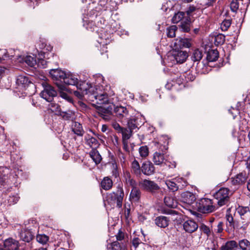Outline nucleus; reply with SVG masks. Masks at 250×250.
I'll return each mask as SVG.
<instances>
[{"label": "nucleus", "mask_w": 250, "mask_h": 250, "mask_svg": "<svg viewBox=\"0 0 250 250\" xmlns=\"http://www.w3.org/2000/svg\"><path fill=\"white\" fill-rule=\"evenodd\" d=\"M125 196L124 190L122 183H119L115 191L108 194L106 196V202L111 207H114L120 208L123 206V199Z\"/></svg>", "instance_id": "nucleus-1"}, {"label": "nucleus", "mask_w": 250, "mask_h": 250, "mask_svg": "<svg viewBox=\"0 0 250 250\" xmlns=\"http://www.w3.org/2000/svg\"><path fill=\"white\" fill-rule=\"evenodd\" d=\"M230 190L228 188H220L213 194V197L216 200V203L219 207L227 205L229 202V193Z\"/></svg>", "instance_id": "nucleus-2"}, {"label": "nucleus", "mask_w": 250, "mask_h": 250, "mask_svg": "<svg viewBox=\"0 0 250 250\" xmlns=\"http://www.w3.org/2000/svg\"><path fill=\"white\" fill-rule=\"evenodd\" d=\"M139 188L143 190L148 192L152 195L160 190L159 185L153 181L148 179H142L138 183Z\"/></svg>", "instance_id": "nucleus-3"}, {"label": "nucleus", "mask_w": 250, "mask_h": 250, "mask_svg": "<svg viewBox=\"0 0 250 250\" xmlns=\"http://www.w3.org/2000/svg\"><path fill=\"white\" fill-rule=\"evenodd\" d=\"M49 74L54 81H56V84L61 90H64L65 87L61 83H62L66 72L60 69H51Z\"/></svg>", "instance_id": "nucleus-4"}, {"label": "nucleus", "mask_w": 250, "mask_h": 250, "mask_svg": "<svg viewBox=\"0 0 250 250\" xmlns=\"http://www.w3.org/2000/svg\"><path fill=\"white\" fill-rule=\"evenodd\" d=\"M198 210L203 213H208L216 210V207L213 205L212 200L208 198L201 199L197 206Z\"/></svg>", "instance_id": "nucleus-5"}, {"label": "nucleus", "mask_w": 250, "mask_h": 250, "mask_svg": "<svg viewBox=\"0 0 250 250\" xmlns=\"http://www.w3.org/2000/svg\"><path fill=\"white\" fill-rule=\"evenodd\" d=\"M152 160L156 165H161L162 166L166 165L170 168H175L176 166V164L174 162L172 163L167 160L164 162V154L158 152L154 153Z\"/></svg>", "instance_id": "nucleus-6"}, {"label": "nucleus", "mask_w": 250, "mask_h": 250, "mask_svg": "<svg viewBox=\"0 0 250 250\" xmlns=\"http://www.w3.org/2000/svg\"><path fill=\"white\" fill-rule=\"evenodd\" d=\"M40 95L46 101L51 102L53 98L57 96V92L53 86L46 83L44 85V89L42 91Z\"/></svg>", "instance_id": "nucleus-7"}, {"label": "nucleus", "mask_w": 250, "mask_h": 250, "mask_svg": "<svg viewBox=\"0 0 250 250\" xmlns=\"http://www.w3.org/2000/svg\"><path fill=\"white\" fill-rule=\"evenodd\" d=\"M225 218L226 219V231L227 232L230 233L235 229L239 230L241 228L239 222L237 221L234 220L230 214H227Z\"/></svg>", "instance_id": "nucleus-8"}, {"label": "nucleus", "mask_w": 250, "mask_h": 250, "mask_svg": "<svg viewBox=\"0 0 250 250\" xmlns=\"http://www.w3.org/2000/svg\"><path fill=\"white\" fill-rule=\"evenodd\" d=\"M16 83L19 86L25 89L29 87L35 88V85L30 80V78L27 76L19 75L17 79Z\"/></svg>", "instance_id": "nucleus-9"}, {"label": "nucleus", "mask_w": 250, "mask_h": 250, "mask_svg": "<svg viewBox=\"0 0 250 250\" xmlns=\"http://www.w3.org/2000/svg\"><path fill=\"white\" fill-rule=\"evenodd\" d=\"M90 100L94 102L96 101L95 103L98 104H106L109 103V98L107 93L103 92L101 94H92L89 96Z\"/></svg>", "instance_id": "nucleus-10"}, {"label": "nucleus", "mask_w": 250, "mask_h": 250, "mask_svg": "<svg viewBox=\"0 0 250 250\" xmlns=\"http://www.w3.org/2000/svg\"><path fill=\"white\" fill-rule=\"evenodd\" d=\"M126 119L127 127L133 131L134 130L136 131L143 124L141 118L139 117L134 116Z\"/></svg>", "instance_id": "nucleus-11"}, {"label": "nucleus", "mask_w": 250, "mask_h": 250, "mask_svg": "<svg viewBox=\"0 0 250 250\" xmlns=\"http://www.w3.org/2000/svg\"><path fill=\"white\" fill-rule=\"evenodd\" d=\"M191 46V40L188 38H179L176 39L173 44V47L177 49H181L184 48H189Z\"/></svg>", "instance_id": "nucleus-12"}, {"label": "nucleus", "mask_w": 250, "mask_h": 250, "mask_svg": "<svg viewBox=\"0 0 250 250\" xmlns=\"http://www.w3.org/2000/svg\"><path fill=\"white\" fill-rule=\"evenodd\" d=\"M114 113L119 121L124 122L126 120L128 112L126 108L122 106L113 107Z\"/></svg>", "instance_id": "nucleus-13"}, {"label": "nucleus", "mask_w": 250, "mask_h": 250, "mask_svg": "<svg viewBox=\"0 0 250 250\" xmlns=\"http://www.w3.org/2000/svg\"><path fill=\"white\" fill-rule=\"evenodd\" d=\"M20 246L18 241L10 237L3 242L4 250H18Z\"/></svg>", "instance_id": "nucleus-14"}, {"label": "nucleus", "mask_w": 250, "mask_h": 250, "mask_svg": "<svg viewBox=\"0 0 250 250\" xmlns=\"http://www.w3.org/2000/svg\"><path fill=\"white\" fill-rule=\"evenodd\" d=\"M172 56L177 63H182L186 61L188 57V52L180 49L174 50L172 52Z\"/></svg>", "instance_id": "nucleus-15"}, {"label": "nucleus", "mask_w": 250, "mask_h": 250, "mask_svg": "<svg viewBox=\"0 0 250 250\" xmlns=\"http://www.w3.org/2000/svg\"><path fill=\"white\" fill-rule=\"evenodd\" d=\"M35 233L30 229H23L21 230L19 236L23 241L29 243L34 238Z\"/></svg>", "instance_id": "nucleus-16"}, {"label": "nucleus", "mask_w": 250, "mask_h": 250, "mask_svg": "<svg viewBox=\"0 0 250 250\" xmlns=\"http://www.w3.org/2000/svg\"><path fill=\"white\" fill-rule=\"evenodd\" d=\"M141 173L147 176L151 175L155 172V167L149 161L143 163L141 166Z\"/></svg>", "instance_id": "nucleus-17"}, {"label": "nucleus", "mask_w": 250, "mask_h": 250, "mask_svg": "<svg viewBox=\"0 0 250 250\" xmlns=\"http://www.w3.org/2000/svg\"><path fill=\"white\" fill-rule=\"evenodd\" d=\"M183 226L184 229L189 233L195 231L199 227L196 222L192 220H188L185 221Z\"/></svg>", "instance_id": "nucleus-18"}, {"label": "nucleus", "mask_w": 250, "mask_h": 250, "mask_svg": "<svg viewBox=\"0 0 250 250\" xmlns=\"http://www.w3.org/2000/svg\"><path fill=\"white\" fill-rule=\"evenodd\" d=\"M196 196L192 192L185 191L181 194V200L185 203L191 205L196 201Z\"/></svg>", "instance_id": "nucleus-19"}, {"label": "nucleus", "mask_w": 250, "mask_h": 250, "mask_svg": "<svg viewBox=\"0 0 250 250\" xmlns=\"http://www.w3.org/2000/svg\"><path fill=\"white\" fill-rule=\"evenodd\" d=\"M156 225L161 228H167L169 224L170 219L166 216L160 215L154 220Z\"/></svg>", "instance_id": "nucleus-20"}, {"label": "nucleus", "mask_w": 250, "mask_h": 250, "mask_svg": "<svg viewBox=\"0 0 250 250\" xmlns=\"http://www.w3.org/2000/svg\"><path fill=\"white\" fill-rule=\"evenodd\" d=\"M78 79L74 75L66 73L62 83L66 85H75L78 83Z\"/></svg>", "instance_id": "nucleus-21"}, {"label": "nucleus", "mask_w": 250, "mask_h": 250, "mask_svg": "<svg viewBox=\"0 0 250 250\" xmlns=\"http://www.w3.org/2000/svg\"><path fill=\"white\" fill-rule=\"evenodd\" d=\"M71 129L74 133L78 136H83L84 133L82 124L77 122L73 123Z\"/></svg>", "instance_id": "nucleus-22"}, {"label": "nucleus", "mask_w": 250, "mask_h": 250, "mask_svg": "<svg viewBox=\"0 0 250 250\" xmlns=\"http://www.w3.org/2000/svg\"><path fill=\"white\" fill-rule=\"evenodd\" d=\"M247 179V176L246 172H241L238 174L235 178L232 180V183L233 185H238L244 184Z\"/></svg>", "instance_id": "nucleus-23"}, {"label": "nucleus", "mask_w": 250, "mask_h": 250, "mask_svg": "<svg viewBox=\"0 0 250 250\" xmlns=\"http://www.w3.org/2000/svg\"><path fill=\"white\" fill-rule=\"evenodd\" d=\"M101 187L105 190H110L113 187V181L109 177H104L101 182Z\"/></svg>", "instance_id": "nucleus-24"}, {"label": "nucleus", "mask_w": 250, "mask_h": 250, "mask_svg": "<svg viewBox=\"0 0 250 250\" xmlns=\"http://www.w3.org/2000/svg\"><path fill=\"white\" fill-rule=\"evenodd\" d=\"M179 75H177L178 76ZM183 77H184L186 79V81L187 82H192L194 81L195 79V76L194 75L192 74V73L190 72H188L186 73L185 74H184L183 75H180L179 78L178 77H177V79H175L176 82L180 84L181 83H182L181 80H183ZM173 79H175V78H173Z\"/></svg>", "instance_id": "nucleus-25"}, {"label": "nucleus", "mask_w": 250, "mask_h": 250, "mask_svg": "<svg viewBox=\"0 0 250 250\" xmlns=\"http://www.w3.org/2000/svg\"><path fill=\"white\" fill-rule=\"evenodd\" d=\"M141 192L138 188H132L129 195L130 199L132 202H138L140 199Z\"/></svg>", "instance_id": "nucleus-26"}, {"label": "nucleus", "mask_w": 250, "mask_h": 250, "mask_svg": "<svg viewBox=\"0 0 250 250\" xmlns=\"http://www.w3.org/2000/svg\"><path fill=\"white\" fill-rule=\"evenodd\" d=\"M85 140L86 144L92 149H96L99 146L97 139L89 135L85 136Z\"/></svg>", "instance_id": "nucleus-27"}, {"label": "nucleus", "mask_w": 250, "mask_h": 250, "mask_svg": "<svg viewBox=\"0 0 250 250\" xmlns=\"http://www.w3.org/2000/svg\"><path fill=\"white\" fill-rule=\"evenodd\" d=\"M190 18L188 17L181 22L179 25L180 28L184 32L188 33L190 31Z\"/></svg>", "instance_id": "nucleus-28"}, {"label": "nucleus", "mask_w": 250, "mask_h": 250, "mask_svg": "<svg viewBox=\"0 0 250 250\" xmlns=\"http://www.w3.org/2000/svg\"><path fill=\"white\" fill-rule=\"evenodd\" d=\"M131 170L132 173L137 176H140L141 175V167H140L139 162L136 159H134L131 163Z\"/></svg>", "instance_id": "nucleus-29"}, {"label": "nucleus", "mask_w": 250, "mask_h": 250, "mask_svg": "<svg viewBox=\"0 0 250 250\" xmlns=\"http://www.w3.org/2000/svg\"><path fill=\"white\" fill-rule=\"evenodd\" d=\"M239 246L237 243L234 240L227 241L225 245H222L220 248V250H234Z\"/></svg>", "instance_id": "nucleus-30"}, {"label": "nucleus", "mask_w": 250, "mask_h": 250, "mask_svg": "<svg viewBox=\"0 0 250 250\" xmlns=\"http://www.w3.org/2000/svg\"><path fill=\"white\" fill-rule=\"evenodd\" d=\"M219 58V52L217 49L209 50L207 55V60L208 62H215Z\"/></svg>", "instance_id": "nucleus-31"}, {"label": "nucleus", "mask_w": 250, "mask_h": 250, "mask_svg": "<svg viewBox=\"0 0 250 250\" xmlns=\"http://www.w3.org/2000/svg\"><path fill=\"white\" fill-rule=\"evenodd\" d=\"M106 248L107 250H125L123 244H121L118 241L108 243Z\"/></svg>", "instance_id": "nucleus-32"}, {"label": "nucleus", "mask_w": 250, "mask_h": 250, "mask_svg": "<svg viewBox=\"0 0 250 250\" xmlns=\"http://www.w3.org/2000/svg\"><path fill=\"white\" fill-rule=\"evenodd\" d=\"M115 105L111 104L107 106L104 105L99 106L98 107V112L100 115L112 114L113 107Z\"/></svg>", "instance_id": "nucleus-33"}, {"label": "nucleus", "mask_w": 250, "mask_h": 250, "mask_svg": "<svg viewBox=\"0 0 250 250\" xmlns=\"http://www.w3.org/2000/svg\"><path fill=\"white\" fill-rule=\"evenodd\" d=\"M89 155L96 165L101 163L102 157L96 149H92L89 152Z\"/></svg>", "instance_id": "nucleus-34"}, {"label": "nucleus", "mask_w": 250, "mask_h": 250, "mask_svg": "<svg viewBox=\"0 0 250 250\" xmlns=\"http://www.w3.org/2000/svg\"><path fill=\"white\" fill-rule=\"evenodd\" d=\"M48 109L58 116L61 114L62 111L61 106L58 104L52 102V101L48 104Z\"/></svg>", "instance_id": "nucleus-35"}, {"label": "nucleus", "mask_w": 250, "mask_h": 250, "mask_svg": "<svg viewBox=\"0 0 250 250\" xmlns=\"http://www.w3.org/2000/svg\"><path fill=\"white\" fill-rule=\"evenodd\" d=\"M164 203L167 206L172 208H176L178 205L177 200L170 196L165 197Z\"/></svg>", "instance_id": "nucleus-36"}, {"label": "nucleus", "mask_w": 250, "mask_h": 250, "mask_svg": "<svg viewBox=\"0 0 250 250\" xmlns=\"http://www.w3.org/2000/svg\"><path fill=\"white\" fill-rule=\"evenodd\" d=\"M202 51L198 49H197L194 50L191 56V59L194 63L197 62V64H198L200 61L202 59Z\"/></svg>", "instance_id": "nucleus-37"}, {"label": "nucleus", "mask_w": 250, "mask_h": 250, "mask_svg": "<svg viewBox=\"0 0 250 250\" xmlns=\"http://www.w3.org/2000/svg\"><path fill=\"white\" fill-rule=\"evenodd\" d=\"M162 213L173 216L174 217L172 218L171 219L173 221L178 220V217L181 216L179 215L178 211L172 209L163 208L162 209Z\"/></svg>", "instance_id": "nucleus-38"}, {"label": "nucleus", "mask_w": 250, "mask_h": 250, "mask_svg": "<svg viewBox=\"0 0 250 250\" xmlns=\"http://www.w3.org/2000/svg\"><path fill=\"white\" fill-rule=\"evenodd\" d=\"M133 131L127 127H123L121 131L122 134V140H128L132 135Z\"/></svg>", "instance_id": "nucleus-39"}, {"label": "nucleus", "mask_w": 250, "mask_h": 250, "mask_svg": "<svg viewBox=\"0 0 250 250\" xmlns=\"http://www.w3.org/2000/svg\"><path fill=\"white\" fill-rule=\"evenodd\" d=\"M166 184L167 185L168 188L172 192L176 191L179 189L174 179H173L171 180H167L166 181Z\"/></svg>", "instance_id": "nucleus-40"}, {"label": "nucleus", "mask_w": 250, "mask_h": 250, "mask_svg": "<svg viewBox=\"0 0 250 250\" xmlns=\"http://www.w3.org/2000/svg\"><path fill=\"white\" fill-rule=\"evenodd\" d=\"M239 247L242 250H250V242L247 239H242L239 241Z\"/></svg>", "instance_id": "nucleus-41"}, {"label": "nucleus", "mask_w": 250, "mask_h": 250, "mask_svg": "<svg viewBox=\"0 0 250 250\" xmlns=\"http://www.w3.org/2000/svg\"><path fill=\"white\" fill-rule=\"evenodd\" d=\"M174 179L179 189H182L187 186V182L184 178L182 177H176Z\"/></svg>", "instance_id": "nucleus-42"}, {"label": "nucleus", "mask_w": 250, "mask_h": 250, "mask_svg": "<svg viewBox=\"0 0 250 250\" xmlns=\"http://www.w3.org/2000/svg\"><path fill=\"white\" fill-rule=\"evenodd\" d=\"M177 27L176 25H171L167 28V35L168 38H173L175 37V33L177 30Z\"/></svg>", "instance_id": "nucleus-43"}, {"label": "nucleus", "mask_w": 250, "mask_h": 250, "mask_svg": "<svg viewBox=\"0 0 250 250\" xmlns=\"http://www.w3.org/2000/svg\"><path fill=\"white\" fill-rule=\"evenodd\" d=\"M184 16L185 13L184 12H178L177 13H175L172 18V22L174 23H177L184 19Z\"/></svg>", "instance_id": "nucleus-44"}, {"label": "nucleus", "mask_w": 250, "mask_h": 250, "mask_svg": "<svg viewBox=\"0 0 250 250\" xmlns=\"http://www.w3.org/2000/svg\"><path fill=\"white\" fill-rule=\"evenodd\" d=\"M236 210L242 219H243V216L245 214L250 213V208L248 207H243L241 206H238L236 208Z\"/></svg>", "instance_id": "nucleus-45"}, {"label": "nucleus", "mask_w": 250, "mask_h": 250, "mask_svg": "<svg viewBox=\"0 0 250 250\" xmlns=\"http://www.w3.org/2000/svg\"><path fill=\"white\" fill-rule=\"evenodd\" d=\"M74 113L71 110H68L67 111H61V114L59 116H61L62 118L64 120L69 121L72 119Z\"/></svg>", "instance_id": "nucleus-46"}, {"label": "nucleus", "mask_w": 250, "mask_h": 250, "mask_svg": "<svg viewBox=\"0 0 250 250\" xmlns=\"http://www.w3.org/2000/svg\"><path fill=\"white\" fill-rule=\"evenodd\" d=\"M225 42V36L222 34H219L215 36L214 43L216 45L223 44Z\"/></svg>", "instance_id": "nucleus-47"}, {"label": "nucleus", "mask_w": 250, "mask_h": 250, "mask_svg": "<svg viewBox=\"0 0 250 250\" xmlns=\"http://www.w3.org/2000/svg\"><path fill=\"white\" fill-rule=\"evenodd\" d=\"M37 241L42 244H45L49 240V237L45 234H38L36 236Z\"/></svg>", "instance_id": "nucleus-48"}, {"label": "nucleus", "mask_w": 250, "mask_h": 250, "mask_svg": "<svg viewBox=\"0 0 250 250\" xmlns=\"http://www.w3.org/2000/svg\"><path fill=\"white\" fill-rule=\"evenodd\" d=\"M77 89L80 90V91L83 92L85 93V94L87 93V90L88 87L87 85V83H85L84 82H78V83L76 85Z\"/></svg>", "instance_id": "nucleus-49"}, {"label": "nucleus", "mask_w": 250, "mask_h": 250, "mask_svg": "<svg viewBox=\"0 0 250 250\" xmlns=\"http://www.w3.org/2000/svg\"><path fill=\"white\" fill-rule=\"evenodd\" d=\"M125 178L126 182L127 183H128L130 186L132 187V188H137L136 186V182L135 181L131 178L130 174L129 172H126L125 173Z\"/></svg>", "instance_id": "nucleus-50"}, {"label": "nucleus", "mask_w": 250, "mask_h": 250, "mask_svg": "<svg viewBox=\"0 0 250 250\" xmlns=\"http://www.w3.org/2000/svg\"><path fill=\"white\" fill-rule=\"evenodd\" d=\"M231 24V20H224L221 24V29L223 31H226L228 30V28L230 27Z\"/></svg>", "instance_id": "nucleus-51"}, {"label": "nucleus", "mask_w": 250, "mask_h": 250, "mask_svg": "<svg viewBox=\"0 0 250 250\" xmlns=\"http://www.w3.org/2000/svg\"><path fill=\"white\" fill-rule=\"evenodd\" d=\"M139 151L142 157H146L149 153L148 148L146 146H141L139 148Z\"/></svg>", "instance_id": "nucleus-52"}, {"label": "nucleus", "mask_w": 250, "mask_h": 250, "mask_svg": "<svg viewBox=\"0 0 250 250\" xmlns=\"http://www.w3.org/2000/svg\"><path fill=\"white\" fill-rule=\"evenodd\" d=\"M25 62L31 67L34 66L37 63L36 60L30 56H27L25 58Z\"/></svg>", "instance_id": "nucleus-53"}, {"label": "nucleus", "mask_w": 250, "mask_h": 250, "mask_svg": "<svg viewBox=\"0 0 250 250\" xmlns=\"http://www.w3.org/2000/svg\"><path fill=\"white\" fill-rule=\"evenodd\" d=\"M199 229L204 234H206L208 237L210 235L211 231L209 228L204 224H201V225L199 226Z\"/></svg>", "instance_id": "nucleus-54"}, {"label": "nucleus", "mask_w": 250, "mask_h": 250, "mask_svg": "<svg viewBox=\"0 0 250 250\" xmlns=\"http://www.w3.org/2000/svg\"><path fill=\"white\" fill-rule=\"evenodd\" d=\"M238 0H232L230 4V8L232 12L236 13L239 8Z\"/></svg>", "instance_id": "nucleus-55"}, {"label": "nucleus", "mask_w": 250, "mask_h": 250, "mask_svg": "<svg viewBox=\"0 0 250 250\" xmlns=\"http://www.w3.org/2000/svg\"><path fill=\"white\" fill-rule=\"evenodd\" d=\"M118 155L122 167H124L126 162L125 155L121 151V150H119Z\"/></svg>", "instance_id": "nucleus-56"}, {"label": "nucleus", "mask_w": 250, "mask_h": 250, "mask_svg": "<svg viewBox=\"0 0 250 250\" xmlns=\"http://www.w3.org/2000/svg\"><path fill=\"white\" fill-rule=\"evenodd\" d=\"M19 197L17 195L10 196L8 200V203L11 204H16L19 201Z\"/></svg>", "instance_id": "nucleus-57"}, {"label": "nucleus", "mask_w": 250, "mask_h": 250, "mask_svg": "<svg viewBox=\"0 0 250 250\" xmlns=\"http://www.w3.org/2000/svg\"><path fill=\"white\" fill-rule=\"evenodd\" d=\"M223 226L224 223L223 222H219L217 226V229H215V232L217 233H222L224 230Z\"/></svg>", "instance_id": "nucleus-58"}, {"label": "nucleus", "mask_w": 250, "mask_h": 250, "mask_svg": "<svg viewBox=\"0 0 250 250\" xmlns=\"http://www.w3.org/2000/svg\"><path fill=\"white\" fill-rule=\"evenodd\" d=\"M132 245L136 249L142 243L141 240L138 237L133 238L131 241Z\"/></svg>", "instance_id": "nucleus-59"}, {"label": "nucleus", "mask_w": 250, "mask_h": 250, "mask_svg": "<svg viewBox=\"0 0 250 250\" xmlns=\"http://www.w3.org/2000/svg\"><path fill=\"white\" fill-rule=\"evenodd\" d=\"M117 241H122L125 238V233L122 231L121 230H119L118 233L115 235Z\"/></svg>", "instance_id": "nucleus-60"}, {"label": "nucleus", "mask_w": 250, "mask_h": 250, "mask_svg": "<svg viewBox=\"0 0 250 250\" xmlns=\"http://www.w3.org/2000/svg\"><path fill=\"white\" fill-rule=\"evenodd\" d=\"M48 62L43 59H39L38 63L39 66H40L44 68L47 67Z\"/></svg>", "instance_id": "nucleus-61"}, {"label": "nucleus", "mask_w": 250, "mask_h": 250, "mask_svg": "<svg viewBox=\"0 0 250 250\" xmlns=\"http://www.w3.org/2000/svg\"><path fill=\"white\" fill-rule=\"evenodd\" d=\"M112 126L118 133H120L123 128L118 123L116 122L113 123Z\"/></svg>", "instance_id": "nucleus-62"}, {"label": "nucleus", "mask_w": 250, "mask_h": 250, "mask_svg": "<svg viewBox=\"0 0 250 250\" xmlns=\"http://www.w3.org/2000/svg\"><path fill=\"white\" fill-rule=\"evenodd\" d=\"M122 142L124 150L127 152H129L130 150L128 145V140H122Z\"/></svg>", "instance_id": "nucleus-63"}, {"label": "nucleus", "mask_w": 250, "mask_h": 250, "mask_svg": "<svg viewBox=\"0 0 250 250\" xmlns=\"http://www.w3.org/2000/svg\"><path fill=\"white\" fill-rule=\"evenodd\" d=\"M74 94L79 99H83L84 95L86 94L85 93L81 91H74Z\"/></svg>", "instance_id": "nucleus-64"}]
</instances>
